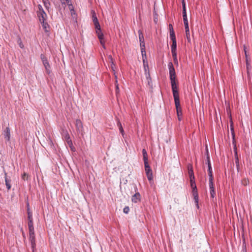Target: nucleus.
<instances>
[{
  "instance_id": "obj_1",
  "label": "nucleus",
  "mask_w": 252,
  "mask_h": 252,
  "mask_svg": "<svg viewBox=\"0 0 252 252\" xmlns=\"http://www.w3.org/2000/svg\"><path fill=\"white\" fill-rule=\"evenodd\" d=\"M169 69L170 79L171 81V85L173 95L175 101V104L177 110V114L179 116V111H181V108L180 104V99L178 93V86L176 83V74L175 69L172 63H169L168 64Z\"/></svg>"
},
{
  "instance_id": "obj_2",
  "label": "nucleus",
  "mask_w": 252,
  "mask_h": 252,
  "mask_svg": "<svg viewBox=\"0 0 252 252\" xmlns=\"http://www.w3.org/2000/svg\"><path fill=\"white\" fill-rule=\"evenodd\" d=\"M190 186L192 188V194L194 197V200L196 203V207L198 208V195L197 190V188L195 182V178H190Z\"/></svg>"
},
{
  "instance_id": "obj_3",
  "label": "nucleus",
  "mask_w": 252,
  "mask_h": 252,
  "mask_svg": "<svg viewBox=\"0 0 252 252\" xmlns=\"http://www.w3.org/2000/svg\"><path fill=\"white\" fill-rule=\"evenodd\" d=\"M146 174L148 180L149 181L151 184H153V177L152 171L149 166L148 163L147 164H144Z\"/></svg>"
},
{
  "instance_id": "obj_4",
  "label": "nucleus",
  "mask_w": 252,
  "mask_h": 252,
  "mask_svg": "<svg viewBox=\"0 0 252 252\" xmlns=\"http://www.w3.org/2000/svg\"><path fill=\"white\" fill-rule=\"evenodd\" d=\"M38 10L37 11V14L39 17V21L40 22H44L46 20L47 18V15L44 10L42 8V7L41 5L39 4L38 5Z\"/></svg>"
},
{
  "instance_id": "obj_5",
  "label": "nucleus",
  "mask_w": 252,
  "mask_h": 252,
  "mask_svg": "<svg viewBox=\"0 0 252 252\" xmlns=\"http://www.w3.org/2000/svg\"><path fill=\"white\" fill-rule=\"evenodd\" d=\"M29 240L31 244L32 251H34V249L35 247L36 244L35 242V236L34 230L29 231Z\"/></svg>"
},
{
  "instance_id": "obj_6",
  "label": "nucleus",
  "mask_w": 252,
  "mask_h": 252,
  "mask_svg": "<svg viewBox=\"0 0 252 252\" xmlns=\"http://www.w3.org/2000/svg\"><path fill=\"white\" fill-rule=\"evenodd\" d=\"M206 158H207V163H206L208 164V174H210V173H213L211 161H210V156H209V152H208V147L207 146L206 147Z\"/></svg>"
},
{
  "instance_id": "obj_7",
  "label": "nucleus",
  "mask_w": 252,
  "mask_h": 252,
  "mask_svg": "<svg viewBox=\"0 0 252 252\" xmlns=\"http://www.w3.org/2000/svg\"><path fill=\"white\" fill-rule=\"evenodd\" d=\"M3 135L4 136L6 140L8 142H10V130L9 127H6L4 131Z\"/></svg>"
},
{
  "instance_id": "obj_8",
  "label": "nucleus",
  "mask_w": 252,
  "mask_h": 252,
  "mask_svg": "<svg viewBox=\"0 0 252 252\" xmlns=\"http://www.w3.org/2000/svg\"><path fill=\"white\" fill-rule=\"evenodd\" d=\"M96 32L98 37L100 40V44L102 45L103 48H105V47L104 45V41L103 40V33L101 32V31H96Z\"/></svg>"
},
{
  "instance_id": "obj_9",
  "label": "nucleus",
  "mask_w": 252,
  "mask_h": 252,
  "mask_svg": "<svg viewBox=\"0 0 252 252\" xmlns=\"http://www.w3.org/2000/svg\"><path fill=\"white\" fill-rule=\"evenodd\" d=\"M170 38L172 41V44L171 45V52H176L177 44L176 37H170Z\"/></svg>"
},
{
  "instance_id": "obj_10",
  "label": "nucleus",
  "mask_w": 252,
  "mask_h": 252,
  "mask_svg": "<svg viewBox=\"0 0 252 252\" xmlns=\"http://www.w3.org/2000/svg\"><path fill=\"white\" fill-rule=\"evenodd\" d=\"M76 129L78 131H81L83 129V126L80 120L77 119L75 122Z\"/></svg>"
},
{
  "instance_id": "obj_11",
  "label": "nucleus",
  "mask_w": 252,
  "mask_h": 252,
  "mask_svg": "<svg viewBox=\"0 0 252 252\" xmlns=\"http://www.w3.org/2000/svg\"><path fill=\"white\" fill-rule=\"evenodd\" d=\"M208 175L209 176V188H210V189H214V184H213V173H210V174H208Z\"/></svg>"
},
{
  "instance_id": "obj_12",
  "label": "nucleus",
  "mask_w": 252,
  "mask_h": 252,
  "mask_svg": "<svg viewBox=\"0 0 252 252\" xmlns=\"http://www.w3.org/2000/svg\"><path fill=\"white\" fill-rule=\"evenodd\" d=\"M93 22L94 23V25L95 26L96 31H100V26L98 23V20L96 18V16H95V19H94Z\"/></svg>"
},
{
  "instance_id": "obj_13",
  "label": "nucleus",
  "mask_w": 252,
  "mask_h": 252,
  "mask_svg": "<svg viewBox=\"0 0 252 252\" xmlns=\"http://www.w3.org/2000/svg\"><path fill=\"white\" fill-rule=\"evenodd\" d=\"M140 194L139 193H136L132 196V201L134 203H136L140 200Z\"/></svg>"
},
{
  "instance_id": "obj_14",
  "label": "nucleus",
  "mask_w": 252,
  "mask_h": 252,
  "mask_svg": "<svg viewBox=\"0 0 252 252\" xmlns=\"http://www.w3.org/2000/svg\"><path fill=\"white\" fill-rule=\"evenodd\" d=\"M142 154L143 156V160L144 162V164H147L148 162V155L147 152L145 149H143L142 150Z\"/></svg>"
},
{
  "instance_id": "obj_15",
  "label": "nucleus",
  "mask_w": 252,
  "mask_h": 252,
  "mask_svg": "<svg viewBox=\"0 0 252 252\" xmlns=\"http://www.w3.org/2000/svg\"><path fill=\"white\" fill-rule=\"evenodd\" d=\"M5 182L7 189L9 190L11 189L10 182L11 180L8 179L6 176V174H5Z\"/></svg>"
},
{
  "instance_id": "obj_16",
  "label": "nucleus",
  "mask_w": 252,
  "mask_h": 252,
  "mask_svg": "<svg viewBox=\"0 0 252 252\" xmlns=\"http://www.w3.org/2000/svg\"><path fill=\"white\" fill-rule=\"evenodd\" d=\"M188 169H189V178H191V177L194 178L193 171L192 169V167L191 165H188Z\"/></svg>"
},
{
  "instance_id": "obj_17",
  "label": "nucleus",
  "mask_w": 252,
  "mask_h": 252,
  "mask_svg": "<svg viewBox=\"0 0 252 252\" xmlns=\"http://www.w3.org/2000/svg\"><path fill=\"white\" fill-rule=\"evenodd\" d=\"M28 227L29 231L34 230L33 220H28Z\"/></svg>"
},
{
  "instance_id": "obj_18",
  "label": "nucleus",
  "mask_w": 252,
  "mask_h": 252,
  "mask_svg": "<svg viewBox=\"0 0 252 252\" xmlns=\"http://www.w3.org/2000/svg\"><path fill=\"white\" fill-rule=\"evenodd\" d=\"M169 31H170V37H175V34L174 32L173 28L171 24H169Z\"/></svg>"
},
{
  "instance_id": "obj_19",
  "label": "nucleus",
  "mask_w": 252,
  "mask_h": 252,
  "mask_svg": "<svg viewBox=\"0 0 252 252\" xmlns=\"http://www.w3.org/2000/svg\"><path fill=\"white\" fill-rule=\"evenodd\" d=\"M40 58H41V60L42 61L43 65L49 63L47 58H46V57L44 55L41 54Z\"/></svg>"
},
{
  "instance_id": "obj_20",
  "label": "nucleus",
  "mask_w": 252,
  "mask_h": 252,
  "mask_svg": "<svg viewBox=\"0 0 252 252\" xmlns=\"http://www.w3.org/2000/svg\"><path fill=\"white\" fill-rule=\"evenodd\" d=\"M44 66L45 68L46 71L47 73L49 74L51 72V70H50L51 67H50L49 63H48L46 64H44Z\"/></svg>"
},
{
  "instance_id": "obj_21",
  "label": "nucleus",
  "mask_w": 252,
  "mask_h": 252,
  "mask_svg": "<svg viewBox=\"0 0 252 252\" xmlns=\"http://www.w3.org/2000/svg\"><path fill=\"white\" fill-rule=\"evenodd\" d=\"M140 46L141 48V53L145 52V43L144 40L140 41Z\"/></svg>"
},
{
  "instance_id": "obj_22",
  "label": "nucleus",
  "mask_w": 252,
  "mask_h": 252,
  "mask_svg": "<svg viewBox=\"0 0 252 252\" xmlns=\"http://www.w3.org/2000/svg\"><path fill=\"white\" fill-rule=\"evenodd\" d=\"M145 76H146V77L148 80V84H150V82L151 80V79L150 78V72H149V71H146V72H145Z\"/></svg>"
},
{
  "instance_id": "obj_23",
  "label": "nucleus",
  "mask_w": 252,
  "mask_h": 252,
  "mask_svg": "<svg viewBox=\"0 0 252 252\" xmlns=\"http://www.w3.org/2000/svg\"><path fill=\"white\" fill-rule=\"evenodd\" d=\"M138 34H139V41H144V36L143 35L142 31L140 30H139Z\"/></svg>"
},
{
  "instance_id": "obj_24",
  "label": "nucleus",
  "mask_w": 252,
  "mask_h": 252,
  "mask_svg": "<svg viewBox=\"0 0 252 252\" xmlns=\"http://www.w3.org/2000/svg\"><path fill=\"white\" fill-rule=\"evenodd\" d=\"M118 126H119V130H120L121 133L122 134L123 136H124V129L123 128L122 124H121V123L120 122H118Z\"/></svg>"
},
{
  "instance_id": "obj_25",
  "label": "nucleus",
  "mask_w": 252,
  "mask_h": 252,
  "mask_svg": "<svg viewBox=\"0 0 252 252\" xmlns=\"http://www.w3.org/2000/svg\"><path fill=\"white\" fill-rule=\"evenodd\" d=\"M172 56H173V60L174 61V63H178V61H177V53L176 52H172Z\"/></svg>"
},
{
  "instance_id": "obj_26",
  "label": "nucleus",
  "mask_w": 252,
  "mask_h": 252,
  "mask_svg": "<svg viewBox=\"0 0 252 252\" xmlns=\"http://www.w3.org/2000/svg\"><path fill=\"white\" fill-rule=\"evenodd\" d=\"M28 220H33L32 213L31 212L30 209L28 208Z\"/></svg>"
},
{
  "instance_id": "obj_27",
  "label": "nucleus",
  "mask_w": 252,
  "mask_h": 252,
  "mask_svg": "<svg viewBox=\"0 0 252 252\" xmlns=\"http://www.w3.org/2000/svg\"><path fill=\"white\" fill-rule=\"evenodd\" d=\"M143 65H144V70H145V72H146V71H149V67H148V65L147 63L145 62L144 59L143 60Z\"/></svg>"
},
{
  "instance_id": "obj_28",
  "label": "nucleus",
  "mask_w": 252,
  "mask_h": 252,
  "mask_svg": "<svg viewBox=\"0 0 252 252\" xmlns=\"http://www.w3.org/2000/svg\"><path fill=\"white\" fill-rule=\"evenodd\" d=\"M235 163H236L237 171H239V169H240V165H239L238 158H236Z\"/></svg>"
},
{
  "instance_id": "obj_29",
  "label": "nucleus",
  "mask_w": 252,
  "mask_h": 252,
  "mask_svg": "<svg viewBox=\"0 0 252 252\" xmlns=\"http://www.w3.org/2000/svg\"><path fill=\"white\" fill-rule=\"evenodd\" d=\"M249 183V181L247 179H244L242 180V184L244 186H247Z\"/></svg>"
},
{
  "instance_id": "obj_30",
  "label": "nucleus",
  "mask_w": 252,
  "mask_h": 252,
  "mask_svg": "<svg viewBox=\"0 0 252 252\" xmlns=\"http://www.w3.org/2000/svg\"><path fill=\"white\" fill-rule=\"evenodd\" d=\"M211 196L214 198L215 196L216 193L214 189H210Z\"/></svg>"
},
{
  "instance_id": "obj_31",
  "label": "nucleus",
  "mask_w": 252,
  "mask_h": 252,
  "mask_svg": "<svg viewBox=\"0 0 252 252\" xmlns=\"http://www.w3.org/2000/svg\"><path fill=\"white\" fill-rule=\"evenodd\" d=\"M182 5H183V13H187L186 9V4L184 0L182 2Z\"/></svg>"
},
{
  "instance_id": "obj_32",
  "label": "nucleus",
  "mask_w": 252,
  "mask_h": 252,
  "mask_svg": "<svg viewBox=\"0 0 252 252\" xmlns=\"http://www.w3.org/2000/svg\"><path fill=\"white\" fill-rule=\"evenodd\" d=\"M22 178L24 180H27L28 178V176L26 173H24L22 175Z\"/></svg>"
},
{
  "instance_id": "obj_33",
  "label": "nucleus",
  "mask_w": 252,
  "mask_h": 252,
  "mask_svg": "<svg viewBox=\"0 0 252 252\" xmlns=\"http://www.w3.org/2000/svg\"><path fill=\"white\" fill-rule=\"evenodd\" d=\"M183 17L184 22H188V20L187 19V13H183Z\"/></svg>"
},
{
  "instance_id": "obj_34",
  "label": "nucleus",
  "mask_w": 252,
  "mask_h": 252,
  "mask_svg": "<svg viewBox=\"0 0 252 252\" xmlns=\"http://www.w3.org/2000/svg\"><path fill=\"white\" fill-rule=\"evenodd\" d=\"M41 23L42 24V26H43V28L45 29V31L46 32L47 31L46 29H47V27L48 26V25L46 23H45V21L42 22Z\"/></svg>"
},
{
  "instance_id": "obj_35",
  "label": "nucleus",
  "mask_w": 252,
  "mask_h": 252,
  "mask_svg": "<svg viewBox=\"0 0 252 252\" xmlns=\"http://www.w3.org/2000/svg\"><path fill=\"white\" fill-rule=\"evenodd\" d=\"M115 79H116V92L118 93L119 91V87L118 84V81H117V76L115 75Z\"/></svg>"
},
{
  "instance_id": "obj_36",
  "label": "nucleus",
  "mask_w": 252,
  "mask_h": 252,
  "mask_svg": "<svg viewBox=\"0 0 252 252\" xmlns=\"http://www.w3.org/2000/svg\"><path fill=\"white\" fill-rule=\"evenodd\" d=\"M115 65L114 64V63H113V62H112V65H111V68H112V71L114 73V74L115 75H116V71H115Z\"/></svg>"
},
{
  "instance_id": "obj_37",
  "label": "nucleus",
  "mask_w": 252,
  "mask_h": 252,
  "mask_svg": "<svg viewBox=\"0 0 252 252\" xmlns=\"http://www.w3.org/2000/svg\"><path fill=\"white\" fill-rule=\"evenodd\" d=\"M129 211V209L128 207H125L123 209V212L125 214H127Z\"/></svg>"
},
{
  "instance_id": "obj_38",
  "label": "nucleus",
  "mask_w": 252,
  "mask_h": 252,
  "mask_svg": "<svg viewBox=\"0 0 252 252\" xmlns=\"http://www.w3.org/2000/svg\"><path fill=\"white\" fill-rule=\"evenodd\" d=\"M234 151L235 152V159H236V158H238V154H237V150H236V146L235 145V147L234 148Z\"/></svg>"
},
{
  "instance_id": "obj_39",
  "label": "nucleus",
  "mask_w": 252,
  "mask_h": 252,
  "mask_svg": "<svg viewBox=\"0 0 252 252\" xmlns=\"http://www.w3.org/2000/svg\"><path fill=\"white\" fill-rule=\"evenodd\" d=\"M60 0L62 2V3L64 4L65 3L68 4V3L69 2V0Z\"/></svg>"
},
{
  "instance_id": "obj_40",
  "label": "nucleus",
  "mask_w": 252,
  "mask_h": 252,
  "mask_svg": "<svg viewBox=\"0 0 252 252\" xmlns=\"http://www.w3.org/2000/svg\"><path fill=\"white\" fill-rule=\"evenodd\" d=\"M186 36H187V38L188 41H190V39L189 32L188 34H186Z\"/></svg>"
},
{
  "instance_id": "obj_41",
  "label": "nucleus",
  "mask_w": 252,
  "mask_h": 252,
  "mask_svg": "<svg viewBox=\"0 0 252 252\" xmlns=\"http://www.w3.org/2000/svg\"><path fill=\"white\" fill-rule=\"evenodd\" d=\"M185 25V28H189L188 22H184Z\"/></svg>"
},
{
  "instance_id": "obj_42",
  "label": "nucleus",
  "mask_w": 252,
  "mask_h": 252,
  "mask_svg": "<svg viewBox=\"0 0 252 252\" xmlns=\"http://www.w3.org/2000/svg\"><path fill=\"white\" fill-rule=\"evenodd\" d=\"M185 31H186V34H188L189 32V28H185Z\"/></svg>"
},
{
  "instance_id": "obj_43",
  "label": "nucleus",
  "mask_w": 252,
  "mask_h": 252,
  "mask_svg": "<svg viewBox=\"0 0 252 252\" xmlns=\"http://www.w3.org/2000/svg\"><path fill=\"white\" fill-rule=\"evenodd\" d=\"M67 4L69 5V9H70V11H71V10H73V6H72V5L69 4V2Z\"/></svg>"
},
{
  "instance_id": "obj_44",
  "label": "nucleus",
  "mask_w": 252,
  "mask_h": 252,
  "mask_svg": "<svg viewBox=\"0 0 252 252\" xmlns=\"http://www.w3.org/2000/svg\"><path fill=\"white\" fill-rule=\"evenodd\" d=\"M70 12H71V15L73 16V15H74V14H75V11H74V10H71Z\"/></svg>"
},
{
  "instance_id": "obj_45",
  "label": "nucleus",
  "mask_w": 252,
  "mask_h": 252,
  "mask_svg": "<svg viewBox=\"0 0 252 252\" xmlns=\"http://www.w3.org/2000/svg\"><path fill=\"white\" fill-rule=\"evenodd\" d=\"M232 135H233V143H234V133L233 132H232Z\"/></svg>"
},
{
  "instance_id": "obj_46",
  "label": "nucleus",
  "mask_w": 252,
  "mask_h": 252,
  "mask_svg": "<svg viewBox=\"0 0 252 252\" xmlns=\"http://www.w3.org/2000/svg\"><path fill=\"white\" fill-rule=\"evenodd\" d=\"M67 143H68V144H69V145H70V144H72V142H71V140H70V141L68 140V141H67Z\"/></svg>"
},
{
  "instance_id": "obj_47",
  "label": "nucleus",
  "mask_w": 252,
  "mask_h": 252,
  "mask_svg": "<svg viewBox=\"0 0 252 252\" xmlns=\"http://www.w3.org/2000/svg\"><path fill=\"white\" fill-rule=\"evenodd\" d=\"M95 16H96L95 15V13H94L93 15V20H94V19H95Z\"/></svg>"
},
{
  "instance_id": "obj_48",
  "label": "nucleus",
  "mask_w": 252,
  "mask_h": 252,
  "mask_svg": "<svg viewBox=\"0 0 252 252\" xmlns=\"http://www.w3.org/2000/svg\"><path fill=\"white\" fill-rule=\"evenodd\" d=\"M244 50H245V55H246V56L247 57V53H246V51L245 48L244 49Z\"/></svg>"
},
{
  "instance_id": "obj_49",
  "label": "nucleus",
  "mask_w": 252,
  "mask_h": 252,
  "mask_svg": "<svg viewBox=\"0 0 252 252\" xmlns=\"http://www.w3.org/2000/svg\"><path fill=\"white\" fill-rule=\"evenodd\" d=\"M144 54L145 55V52H143V53H142V55L143 57Z\"/></svg>"
},
{
  "instance_id": "obj_50",
  "label": "nucleus",
  "mask_w": 252,
  "mask_h": 252,
  "mask_svg": "<svg viewBox=\"0 0 252 252\" xmlns=\"http://www.w3.org/2000/svg\"><path fill=\"white\" fill-rule=\"evenodd\" d=\"M109 58L111 59V61H112V58L111 56H109Z\"/></svg>"
},
{
  "instance_id": "obj_51",
  "label": "nucleus",
  "mask_w": 252,
  "mask_h": 252,
  "mask_svg": "<svg viewBox=\"0 0 252 252\" xmlns=\"http://www.w3.org/2000/svg\"><path fill=\"white\" fill-rule=\"evenodd\" d=\"M231 130H233V128H231Z\"/></svg>"
}]
</instances>
